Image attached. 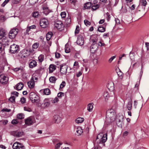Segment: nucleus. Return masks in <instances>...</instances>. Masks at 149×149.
I'll list each match as a JSON object with an SVG mask.
<instances>
[{
	"label": "nucleus",
	"instance_id": "62",
	"mask_svg": "<svg viewBox=\"0 0 149 149\" xmlns=\"http://www.w3.org/2000/svg\"><path fill=\"white\" fill-rule=\"evenodd\" d=\"M74 66H76V68H78L79 66V63L78 62L75 61L74 64Z\"/></svg>",
	"mask_w": 149,
	"mask_h": 149
},
{
	"label": "nucleus",
	"instance_id": "24",
	"mask_svg": "<svg viewBox=\"0 0 149 149\" xmlns=\"http://www.w3.org/2000/svg\"><path fill=\"white\" fill-rule=\"evenodd\" d=\"M92 3L90 2H88L84 5V10L89 8L92 6Z\"/></svg>",
	"mask_w": 149,
	"mask_h": 149
},
{
	"label": "nucleus",
	"instance_id": "1",
	"mask_svg": "<svg viewBox=\"0 0 149 149\" xmlns=\"http://www.w3.org/2000/svg\"><path fill=\"white\" fill-rule=\"evenodd\" d=\"M116 115L113 109L108 110L106 112V121L109 123L113 122L115 120Z\"/></svg>",
	"mask_w": 149,
	"mask_h": 149
},
{
	"label": "nucleus",
	"instance_id": "30",
	"mask_svg": "<svg viewBox=\"0 0 149 149\" xmlns=\"http://www.w3.org/2000/svg\"><path fill=\"white\" fill-rule=\"evenodd\" d=\"M127 109L129 110H130L132 109V102L130 101L128 102L127 105Z\"/></svg>",
	"mask_w": 149,
	"mask_h": 149
},
{
	"label": "nucleus",
	"instance_id": "29",
	"mask_svg": "<svg viewBox=\"0 0 149 149\" xmlns=\"http://www.w3.org/2000/svg\"><path fill=\"white\" fill-rule=\"evenodd\" d=\"M117 119L119 122H123L124 120V116L123 115H120L119 116H117Z\"/></svg>",
	"mask_w": 149,
	"mask_h": 149
},
{
	"label": "nucleus",
	"instance_id": "46",
	"mask_svg": "<svg viewBox=\"0 0 149 149\" xmlns=\"http://www.w3.org/2000/svg\"><path fill=\"white\" fill-rule=\"evenodd\" d=\"M79 32V27L78 25L77 26L76 28L75 31V34H78Z\"/></svg>",
	"mask_w": 149,
	"mask_h": 149
},
{
	"label": "nucleus",
	"instance_id": "44",
	"mask_svg": "<svg viewBox=\"0 0 149 149\" xmlns=\"http://www.w3.org/2000/svg\"><path fill=\"white\" fill-rule=\"evenodd\" d=\"M71 22V19L69 18H67L65 21V23L67 25L69 24Z\"/></svg>",
	"mask_w": 149,
	"mask_h": 149
},
{
	"label": "nucleus",
	"instance_id": "57",
	"mask_svg": "<svg viewBox=\"0 0 149 149\" xmlns=\"http://www.w3.org/2000/svg\"><path fill=\"white\" fill-rule=\"evenodd\" d=\"M55 57L56 58H59L60 57L61 54L58 52H56L55 53Z\"/></svg>",
	"mask_w": 149,
	"mask_h": 149
},
{
	"label": "nucleus",
	"instance_id": "12",
	"mask_svg": "<svg viewBox=\"0 0 149 149\" xmlns=\"http://www.w3.org/2000/svg\"><path fill=\"white\" fill-rule=\"evenodd\" d=\"M61 118L58 115H55L53 117L54 121L55 123H58L61 121Z\"/></svg>",
	"mask_w": 149,
	"mask_h": 149
},
{
	"label": "nucleus",
	"instance_id": "25",
	"mask_svg": "<svg viewBox=\"0 0 149 149\" xmlns=\"http://www.w3.org/2000/svg\"><path fill=\"white\" fill-rule=\"evenodd\" d=\"M84 120V118L79 117L77 118L75 120V122L77 123H82Z\"/></svg>",
	"mask_w": 149,
	"mask_h": 149
},
{
	"label": "nucleus",
	"instance_id": "7",
	"mask_svg": "<svg viewBox=\"0 0 149 149\" xmlns=\"http://www.w3.org/2000/svg\"><path fill=\"white\" fill-rule=\"evenodd\" d=\"M8 80V77L4 74L0 75V82L3 84L7 83Z\"/></svg>",
	"mask_w": 149,
	"mask_h": 149
},
{
	"label": "nucleus",
	"instance_id": "11",
	"mask_svg": "<svg viewBox=\"0 0 149 149\" xmlns=\"http://www.w3.org/2000/svg\"><path fill=\"white\" fill-rule=\"evenodd\" d=\"M68 66L67 65H61L60 71L62 74H65L67 72Z\"/></svg>",
	"mask_w": 149,
	"mask_h": 149
},
{
	"label": "nucleus",
	"instance_id": "6",
	"mask_svg": "<svg viewBox=\"0 0 149 149\" xmlns=\"http://www.w3.org/2000/svg\"><path fill=\"white\" fill-rule=\"evenodd\" d=\"M18 30L17 29H11L9 34L10 38L13 39L14 38L18 33Z\"/></svg>",
	"mask_w": 149,
	"mask_h": 149
},
{
	"label": "nucleus",
	"instance_id": "48",
	"mask_svg": "<svg viewBox=\"0 0 149 149\" xmlns=\"http://www.w3.org/2000/svg\"><path fill=\"white\" fill-rule=\"evenodd\" d=\"M15 97L14 96H12L9 99V100L12 102H15Z\"/></svg>",
	"mask_w": 149,
	"mask_h": 149
},
{
	"label": "nucleus",
	"instance_id": "3",
	"mask_svg": "<svg viewBox=\"0 0 149 149\" xmlns=\"http://www.w3.org/2000/svg\"><path fill=\"white\" fill-rule=\"evenodd\" d=\"M29 97L32 103H38L40 102L39 97L34 92H31Z\"/></svg>",
	"mask_w": 149,
	"mask_h": 149
},
{
	"label": "nucleus",
	"instance_id": "26",
	"mask_svg": "<svg viewBox=\"0 0 149 149\" xmlns=\"http://www.w3.org/2000/svg\"><path fill=\"white\" fill-rule=\"evenodd\" d=\"M29 86L30 88H33L34 85V81L31 79L30 81L28 83Z\"/></svg>",
	"mask_w": 149,
	"mask_h": 149
},
{
	"label": "nucleus",
	"instance_id": "37",
	"mask_svg": "<svg viewBox=\"0 0 149 149\" xmlns=\"http://www.w3.org/2000/svg\"><path fill=\"white\" fill-rule=\"evenodd\" d=\"M108 88L110 90H113L114 89V86L113 84H109L108 85Z\"/></svg>",
	"mask_w": 149,
	"mask_h": 149
},
{
	"label": "nucleus",
	"instance_id": "18",
	"mask_svg": "<svg viewBox=\"0 0 149 149\" xmlns=\"http://www.w3.org/2000/svg\"><path fill=\"white\" fill-rule=\"evenodd\" d=\"M23 87V84L20 82L16 85V89L18 91L22 89Z\"/></svg>",
	"mask_w": 149,
	"mask_h": 149
},
{
	"label": "nucleus",
	"instance_id": "36",
	"mask_svg": "<svg viewBox=\"0 0 149 149\" xmlns=\"http://www.w3.org/2000/svg\"><path fill=\"white\" fill-rule=\"evenodd\" d=\"M105 30V28L103 26H99L98 29V31L101 32H103Z\"/></svg>",
	"mask_w": 149,
	"mask_h": 149
},
{
	"label": "nucleus",
	"instance_id": "8",
	"mask_svg": "<svg viewBox=\"0 0 149 149\" xmlns=\"http://www.w3.org/2000/svg\"><path fill=\"white\" fill-rule=\"evenodd\" d=\"M29 54L28 50L24 49L20 52L19 55L22 58H23L27 57Z\"/></svg>",
	"mask_w": 149,
	"mask_h": 149
},
{
	"label": "nucleus",
	"instance_id": "40",
	"mask_svg": "<svg viewBox=\"0 0 149 149\" xmlns=\"http://www.w3.org/2000/svg\"><path fill=\"white\" fill-rule=\"evenodd\" d=\"M119 70L118 72H117V74L120 78V79H122L123 77V74L120 69Z\"/></svg>",
	"mask_w": 149,
	"mask_h": 149
},
{
	"label": "nucleus",
	"instance_id": "53",
	"mask_svg": "<svg viewBox=\"0 0 149 149\" xmlns=\"http://www.w3.org/2000/svg\"><path fill=\"white\" fill-rule=\"evenodd\" d=\"M18 123V121L17 119H14L12 120L11 122V123L15 125L17 124Z\"/></svg>",
	"mask_w": 149,
	"mask_h": 149
},
{
	"label": "nucleus",
	"instance_id": "34",
	"mask_svg": "<svg viewBox=\"0 0 149 149\" xmlns=\"http://www.w3.org/2000/svg\"><path fill=\"white\" fill-rule=\"evenodd\" d=\"M17 117L18 119H22L24 118V115L22 113H19L17 115Z\"/></svg>",
	"mask_w": 149,
	"mask_h": 149
},
{
	"label": "nucleus",
	"instance_id": "41",
	"mask_svg": "<svg viewBox=\"0 0 149 149\" xmlns=\"http://www.w3.org/2000/svg\"><path fill=\"white\" fill-rule=\"evenodd\" d=\"M143 63L141 64V70L139 74V76L140 79L141 78L142 75L143 74Z\"/></svg>",
	"mask_w": 149,
	"mask_h": 149
},
{
	"label": "nucleus",
	"instance_id": "23",
	"mask_svg": "<svg viewBox=\"0 0 149 149\" xmlns=\"http://www.w3.org/2000/svg\"><path fill=\"white\" fill-rule=\"evenodd\" d=\"M93 104L91 103L89 104L88 105L87 110L89 111H91L93 108Z\"/></svg>",
	"mask_w": 149,
	"mask_h": 149
},
{
	"label": "nucleus",
	"instance_id": "17",
	"mask_svg": "<svg viewBox=\"0 0 149 149\" xmlns=\"http://www.w3.org/2000/svg\"><path fill=\"white\" fill-rule=\"evenodd\" d=\"M56 69V66L53 64H51L49 66V71L50 73L52 72Z\"/></svg>",
	"mask_w": 149,
	"mask_h": 149
},
{
	"label": "nucleus",
	"instance_id": "43",
	"mask_svg": "<svg viewBox=\"0 0 149 149\" xmlns=\"http://www.w3.org/2000/svg\"><path fill=\"white\" fill-rule=\"evenodd\" d=\"M64 93L62 92H60L58 93L57 94V97L60 98H61L62 97L64 96Z\"/></svg>",
	"mask_w": 149,
	"mask_h": 149
},
{
	"label": "nucleus",
	"instance_id": "28",
	"mask_svg": "<svg viewBox=\"0 0 149 149\" xmlns=\"http://www.w3.org/2000/svg\"><path fill=\"white\" fill-rule=\"evenodd\" d=\"M140 4L145 7L146 6L147 4L146 0H140Z\"/></svg>",
	"mask_w": 149,
	"mask_h": 149
},
{
	"label": "nucleus",
	"instance_id": "9",
	"mask_svg": "<svg viewBox=\"0 0 149 149\" xmlns=\"http://www.w3.org/2000/svg\"><path fill=\"white\" fill-rule=\"evenodd\" d=\"M19 47L18 45L14 44L10 46V51L12 53H15L19 51Z\"/></svg>",
	"mask_w": 149,
	"mask_h": 149
},
{
	"label": "nucleus",
	"instance_id": "63",
	"mask_svg": "<svg viewBox=\"0 0 149 149\" xmlns=\"http://www.w3.org/2000/svg\"><path fill=\"white\" fill-rule=\"evenodd\" d=\"M109 96V93H108L107 92H105L104 94V97L106 98L108 97Z\"/></svg>",
	"mask_w": 149,
	"mask_h": 149
},
{
	"label": "nucleus",
	"instance_id": "59",
	"mask_svg": "<svg viewBox=\"0 0 149 149\" xmlns=\"http://www.w3.org/2000/svg\"><path fill=\"white\" fill-rule=\"evenodd\" d=\"M103 135V134L102 133H100L97 137L96 140L99 139V138H101Z\"/></svg>",
	"mask_w": 149,
	"mask_h": 149
},
{
	"label": "nucleus",
	"instance_id": "5",
	"mask_svg": "<svg viewBox=\"0 0 149 149\" xmlns=\"http://www.w3.org/2000/svg\"><path fill=\"white\" fill-rule=\"evenodd\" d=\"M40 24L41 27L44 28H46L48 24L47 19L45 18L41 19Z\"/></svg>",
	"mask_w": 149,
	"mask_h": 149
},
{
	"label": "nucleus",
	"instance_id": "4",
	"mask_svg": "<svg viewBox=\"0 0 149 149\" xmlns=\"http://www.w3.org/2000/svg\"><path fill=\"white\" fill-rule=\"evenodd\" d=\"M55 26L58 30L61 31L64 29V26L62 22L59 21H57L54 24Z\"/></svg>",
	"mask_w": 149,
	"mask_h": 149
},
{
	"label": "nucleus",
	"instance_id": "45",
	"mask_svg": "<svg viewBox=\"0 0 149 149\" xmlns=\"http://www.w3.org/2000/svg\"><path fill=\"white\" fill-rule=\"evenodd\" d=\"M59 100L58 99L57 97H56L54 99H53L51 100V102L53 103H55L57 102Z\"/></svg>",
	"mask_w": 149,
	"mask_h": 149
},
{
	"label": "nucleus",
	"instance_id": "56",
	"mask_svg": "<svg viewBox=\"0 0 149 149\" xmlns=\"http://www.w3.org/2000/svg\"><path fill=\"white\" fill-rule=\"evenodd\" d=\"M11 110L10 109H8L7 108H4L1 110L2 112H9Z\"/></svg>",
	"mask_w": 149,
	"mask_h": 149
},
{
	"label": "nucleus",
	"instance_id": "31",
	"mask_svg": "<svg viewBox=\"0 0 149 149\" xmlns=\"http://www.w3.org/2000/svg\"><path fill=\"white\" fill-rule=\"evenodd\" d=\"M20 143L18 142H16L13 144L12 147L13 149H17L19 146V144Z\"/></svg>",
	"mask_w": 149,
	"mask_h": 149
},
{
	"label": "nucleus",
	"instance_id": "14",
	"mask_svg": "<svg viewBox=\"0 0 149 149\" xmlns=\"http://www.w3.org/2000/svg\"><path fill=\"white\" fill-rule=\"evenodd\" d=\"M107 139V134L106 133L103 135V136L101 138V140L99 142L100 143H102L103 146H104L105 144L104 143L106 141Z\"/></svg>",
	"mask_w": 149,
	"mask_h": 149
},
{
	"label": "nucleus",
	"instance_id": "10",
	"mask_svg": "<svg viewBox=\"0 0 149 149\" xmlns=\"http://www.w3.org/2000/svg\"><path fill=\"white\" fill-rule=\"evenodd\" d=\"M34 118L32 117H30L25 119V122L26 125H32L33 123Z\"/></svg>",
	"mask_w": 149,
	"mask_h": 149
},
{
	"label": "nucleus",
	"instance_id": "58",
	"mask_svg": "<svg viewBox=\"0 0 149 149\" xmlns=\"http://www.w3.org/2000/svg\"><path fill=\"white\" fill-rule=\"evenodd\" d=\"M98 45L100 46H105V44L104 43H103L101 41H99L98 42L97 45Z\"/></svg>",
	"mask_w": 149,
	"mask_h": 149
},
{
	"label": "nucleus",
	"instance_id": "21",
	"mask_svg": "<svg viewBox=\"0 0 149 149\" xmlns=\"http://www.w3.org/2000/svg\"><path fill=\"white\" fill-rule=\"evenodd\" d=\"M5 31L4 29L0 28V40L5 36Z\"/></svg>",
	"mask_w": 149,
	"mask_h": 149
},
{
	"label": "nucleus",
	"instance_id": "51",
	"mask_svg": "<svg viewBox=\"0 0 149 149\" xmlns=\"http://www.w3.org/2000/svg\"><path fill=\"white\" fill-rule=\"evenodd\" d=\"M84 23L86 25H90L91 24V23L89 21L86 19H85L84 20Z\"/></svg>",
	"mask_w": 149,
	"mask_h": 149
},
{
	"label": "nucleus",
	"instance_id": "32",
	"mask_svg": "<svg viewBox=\"0 0 149 149\" xmlns=\"http://www.w3.org/2000/svg\"><path fill=\"white\" fill-rule=\"evenodd\" d=\"M57 79L54 76L51 77L49 78V80L51 82L55 83Z\"/></svg>",
	"mask_w": 149,
	"mask_h": 149
},
{
	"label": "nucleus",
	"instance_id": "49",
	"mask_svg": "<svg viewBox=\"0 0 149 149\" xmlns=\"http://www.w3.org/2000/svg\"><path fill=\"white\" fill-rule=\"evenodd\" d=\"M38 0H29V2L31 4H34L37 3Z\"/></svg>",
	"mask_w": 149,
	"mask_h": 149
},
{
	"label": "nucleus",
	"instance_id": "61",
	"mask_svg": "<svg viewBox=\"0 0 149 149\" xmlns=\"http://www.w3.org/2000/svg\"><path fill=\"white\" fill-rule=\"evenodd\" d=\"M11 1L13 4H16L19 2V0H11Z\"/></svg>",
	"mask_w": 149,
	"mask_h": 149
},
{
	"label": "nucleus",
	"instance_id": "52",
	"mask_svg": "<svg viewBox=\"0 0 149 149\" xmlns=\"http://www.w3.org/2000/svg\"><path fill=\"white\" fill-rule=\"evenodd\" d=\"M61 15L63 18H65L66 16V13L65 12H62L61 13Z\"/></svg>",
	"mask_w": 149,
	"mask_h": 149
},
{
	"label": "nucleus",
	"instance_id": "33",
	"mask_svg": "<svg viewBox=\"0 0 149 149\" xmlns=\"http://www.w3.org/2000/svg\"><path fill=\"white\" fill-rule=\"evenodd\" d=\"M44 55L41 54L38 57V59L39 62H42L44 60Z\"/></svg>",
	"mask_w": 149,
	"mask_h": 149
},
{
	"label": "nucleus",
	"instance_id": "27",
	"mask_svg": "<svg viewBox=\"0 0 149 149\" xmlns=\"http://www.w3.org/2000/svg\"><path fill=\"white\" fill-rule=\"evenodd\" d=\"M52 36V33L51 32H48L46 35V39L47 40H50Z\"/></svg>",
	"mask_w": 149,
	"mask_h": 149
},
{
	"label": "nucleus",
	"instance_id": "54",
	"mask_svg": "<svg viewBox=\"0 0 149 149\" xmlns=\"http://www.w3.org/2000/svg\"><path fill=\"white\" fill-rule=\"evenodd\" d=\"M116 57V56H113L111 57L108 60V62L111 63L113 61V60Z\"/></svg>",
	"mask_w": 149,
	"mask_h": 149
},
{
	"label": "nucleus",
	"instance_id": "50",
	"mask_svg": "<svg viewBox=\"0 0 149 149\" xmlns=\"http://www.w3.org/2000/svg\"><path fill=\"white\" fill-rule=\"evenodd\" d=\"M19 146L17 149H25V147L21 143H19Z\"/></svg>",
	"mask_w": 149,
	"mask_h": 149
},
{
	"label": "nucleus",
	"instance_id": "42",
	"mask_svg": "<svg viewBox=\"0 0 149 149\" xmlns=\"http://www.w3.org/2000/svg\"><path fill=\"white\" fill-rule=\"evenodd\" d=\"M65 85L66 83L65 81H63L60 85L59 89H60L63 88L65 86Z\"/></svg>",
	"mask_w": 149,
	"mask_h": 149
},
{
	"label": "nucleus",
	"instance_id": "15",
	"mask_svg": "<svg viewBox=\"0 0 149 149\" xmlns=\"http://www.w3.org/2000/svg\"><path fill=\"white\" fill-rule=\"evenodd\" d=\"M23 133L22 132L14 131L13 132V134L15 136L19 137L23 135Z\"/></svg>",
	"mask_w": 149,
	"mask_h": 149
},
{
	"label": "nucleus",
	"instance_id": "13",
	"mask_svg": "<svg viewBox=\"0 0 149 149\" xmlns=\"http://www.w3.org/2000/svg\"><path fill=\"white\" fill-rule=\"evenodd\" d=\"M84 42V38L83 37L81 36H79L77 41V44L79 45H81L83 44Z\"/></svg>",
	"mask_w": 149,
	"mask_h": 149
},
{
	"label": "nucleus",
	"instance_id": "20",
	"mask_svg": "<svg viewBox=\"0 0 149 149\" xmlns=\"http://www.w3.org/2000/svg\"><path fill=\"white\" fill-rule=\"evenodd\" d=\"M83 132L82 129L80 127H78L77 128L76 132L77 135H80Z\"/></svg>",
	"mask_w": 149,
	"mask_h": 149
},
{
	"label": "nucleus",
	"instance_id": "2",
	"mask_svg": "<svg viewBox=\"0 0 149 149\" xmlns=\"http://www.w3.org/2000/svg\"><path fill=\"white\" fill-rule=\"evenodd\" d=\"M98 39L97 36L96 35L93 36L91 37V40L92 43L91 46L90 51L92 53H95L98 49V47L97 43Z\"/></svg>",
	"mask_w": 149,
	"mask_h": 149
},
{
	"label": "nucleus",
	"instance_id": "22",
	"mask_svg": "<svg viewBox=\"0 0 149 149\" xmlns=\"http://www.w3.org/2000/svg\"><path fill=\"white\" fill-rule=\"evenodd\" d=\"M127 8L126 5H123L122 7L120 12L121 13H125L127 12Z\"/></svg>",
	"mask_w": 149,
	"mask_h": 149
},
{
	"label": "nucleus",
	"instance_id": "64",
	"mask_svg": "<svg viewBox=\"0 0 149 149\" xmlns=\"http://www.w3.org/2000/svg\"><path fill=\"white\" fill-rule=\"evenodd\" d=\"M82 74V72L80 71L77 73L76 74V76L77 77H80L81 75Z\"/></svg>",
	"mask_w": 149,
	"mask_h": 149
},
{
	"label": "nucleus",
	"instance_id": "60",
	"mask_svg": "<svg viewBox=\"0 0 149 149\" xmlns=\"http://www.w3.org/2000/svg\"><path fill=\"white\" fill-rule=\"evenodd\" d=\"M20 101L22 103H25L26 101V98L24 97H23L21 98Z\"/></svg>",
	"mask_w": 149,
	"mask_h": 149
},
{
	"label": "nucleus",
	"instance_id": "38",
	"mask_svg": "<svg viewBox=\"0 0 149 149\" xmlns=\"http://www.w3.org/2000/svg\"><path fill=\"white\" fill-rule=\"evenodd\" d=\"M44 93L46 95H49L50 93V91L49 89L47 88L44 90Z\"/></svg>",
	"mask_w": 149,
	"mask_h": 149
},
{
	"label": "nucleus",
	"instance_id": "39",
	"mask_svg": "<svg viewBox=\"0 0 149 149\" xmlns=\"http://www.w3.org/2000/svg\"><path fill=\"white\" fill-rule=\"evenodd\" d=\"M39 46V44L38 43H35L32 45L33 49H36Z\"/></svg>",
	"mask_w": 149,
	"mask_h": 149
},
{
	"label": "nucleus",
	"instance_id": "47",
	"mask_svg": "<svg viewBox=\"0 0 149 149\" xmlns=\"http://www.w3.org/2000/svg\"><path fill=\"white\" fill-rule=\"evenodd\" d=\"M33 16L35 17H37L39 15V13L38 12H34L32 14Z\"/></svg>",
	"mask_w": 149,
	"mask_h": 149
},
{
	"label": "nucleus",
	"instance_id": "19",
	"mask_svg": "<svg viewBox=\"0 0 149 149\" xmlns=\"http://www.w3.org/2000/svg\"><path fill=\"white\" fill-rule=\"evenodd\" d=\"M37 65V62L35 60H33L29 63V67L30 68H33L36 67Z\"/></svg>",
	"mask_w": 149,
	"mask_h": 149
},
{
	"label": "nucleus",
	"instance_id": "16",
	"mask_svg": "<svg viewBox=\"0 0 149 149\" xmlns=\"http://www.w3.org/2000/svg\"><path fill=\"white\" fill-rule=\"evenodd\" d=\"M8 42V38L4 36V37L1 39V40L0 41V42L2 44V45H6L7 44Z\"/></svg>",
	"mask_w": 149,
	"mask_h": 149
},
{
	"label": "nucleus",
	"instance_id": "35",
	"mask_svg": "<svg viewBox=\"0 0 149 149\" xmlns=\"http://www.w3.org/2000/svg\"><path fill=\"white\" fill-rule=\"evenodd\" d=\"M100 7V5L96 4L93 5L92 6V8L93 10H95L98 9Z\"/></svg>",
	"mask_w": 149,
	"mask_h": 149
},
{
	"label": "nucleus",
	"instance_id": "55",
	"mask_svg": "<svg viewBox=\"0 0 149 149\" xmlns=\"http://www.w3.org/2000/svg\"><path fill=\"white\" fill-rule=\"evenodd\" d=\"M24 109L25 111H26L29 112L31 111H32L31 109L30 108L27 107H24Z\"/></svg>",
	"mask_w": 149,
	"mask_h": 149
}]
</instances>
